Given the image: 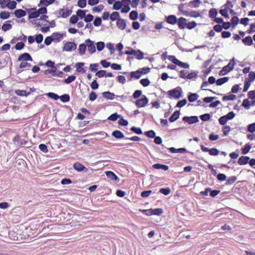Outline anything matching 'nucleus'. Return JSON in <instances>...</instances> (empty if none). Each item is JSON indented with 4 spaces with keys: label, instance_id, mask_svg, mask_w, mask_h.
Listing matches in <instances>:
<instances>
[{
    "label": "nucleus",
    "instance_id": "f257e3e1",
    "mask_svg": "<svg viewBox=\"0 0 255 255\" xmlns=\"http://www.w3.org/2000/svg\"><path fill=\"white\" fill-rule=\"evenodd\" d=\"M235 65V60L234 58H233L227 66H224L223 69L220 71L219 75L223 76L226 75L234 69Z\"/></svg>",
    "mask_w": 255,
    "mask_h": 255
},
{
    "label": "nucleus",
    "instance_id": "f03ea898",
    "mask_svg": "<svg viewBox=\"0 0 255 255\" xmlns=\"http://www.w3.org/2000/svg\"><path fill=\"white\" fill-rule=\"evenodd\" d=\"M72 12V9H69L68 8H60L58 11V17H61L65 18L70 16Z\"/></svg>",
    "mask_w": 255,
    "mask_h": 255
},
{
    "label": "nucleus",
    "instance_id": "7ed1b4c3",
    "mask_svg": "<svg viewBox=\"0 0 255 255\" xmlns=\"http://www.w3.org/2000/svg\"><path fill=\"white\" fill-rule=\"evenodd\" d=\"M148 102V99L145 95H143L142 98L136 100L135 104L137 107L142 108L145 107Z\"/></svg>",
    "mask_w": 255,
    "mask_h": 255
},
{
    "label": "nucleus",
    "instance_id": "20e7f679",
    "mask_svg": "<svg viewBox=\"0 0 255 255\" xmlns=\"http://www.w3.org/2000/svg\"><path fill=\"white\" fill-rule=\"evenodd\" d=\"M56 36H59L58 38H61L63 37V34L59 33H54L52 34L51 36L47 37L44 40V43L47 45H49L52 41L55 40V37Z\"/></svg>",
    "mask_w": 255,
    "mask_h": 255
},
{
    "label": "nucleus",
    "instance_id": "39448f33",
    "mask_svg": "<svg viewBox=\"0 0 255 255\" xmlns=\"http://www.w3.org/2000/svg\"><path fill=\"white\" fill-rule=\"evenodd\" d=\"M77 48V45L74 42H67L63 48V51H72L73 50H76Z\"/></svg>",
    "mask_w": 255,
    "mask_h": 255
},
{
    "label": "nucleus",
    "instance_id": "423d86ee",
    "mask_svg": "<svg viewBox=\"0 0 255 255\" xmlns=\"http://www.w3.org/2000/svg\"><path fill=\"white\" fill-rule=\"evenodd\" d=\"M73 168L75 170L78 172L84 171V172L87 173L88 171V169L87 168L78 162H75L73 164Z\"/></svg>",
    "mask_w": 255,
    "mask_h": 255
},
{
    "label": "nucleus",
    "instance_id": "0eeeda50",
    "mask_svg": "<svg viewBox=\"0 0 255 255\" xmlns=\"http://www.w3.org/2000/svg\"><path fill=\"white\" fill-rule=\"evenodd\" d=\"M85 43L86 44V46L88 47V51L91 54H93L96 51V47L94 44V42L90 39H88L86 40Z\"/></svg>",
    "mask_w": 255,
    "mask_h": 255
},
{
    "label": "nucleus",
    "instance_id": "6e6552de",
    "mask_svg": "<svg viewBox=\"0 0 255 255\" xmlns=\"http://www.w3.org/2000/svg\"><path fill=\"white\" fill-rule=\"evenodd\" d=\"M183 121L185 122L188 123L189 124H192L198 122L199 120L196 116L183 117Z\"/></svg>",
    "mask_w": 255,
    "mask_h": 255
},
{
    "label": "nucleus",
    "instance_id": "1a4fd4ad",
    "mask_svg": "<svg viewBox=\"0 0 255 255\" xmlns=\"http://www.w3.org/2000/svg\"><path fill=\"white\" fill-rule=\"evenodd\" d=\"M168 94L171 97L176 99H179L181 96V92L175 88L168 92Z\"/></svg>",
    "mask_w": 255,
    "mask_h": 255
},
{
    "label": "nucleus",
    "instance_id": "9d476101",
    "mask_svg": "<svg viewBox=\"0 0 255 255\" xmlns=\"http://www.w3.org/2000/svg\"><path fill=\"white\" fill-rule=\"evenodd\" d=\"M187 20L184 17H180L177 20V23L180 29H184L187 26Z\"/></svg>",
    "mask_w": 255,
    "mask_h": 255
},
{
    "label": "nucleus",
    "instance_id": "9b49d317",
    "mask_svg": "<svg viewBox=\"0 0 255 255\" xmlns=\"http://www.w3.org/2000/svg\"><path fill=\"white\" fill-rule=\"evenodd\" d=\"M18 61H32V59L31 56L28 53H24L19 56V57L18 58Z\"/></svg>",
    "mask_w": 255,
    "mask_h": 255
},
{
    "label": "nucleus",
    "instance_id": "f8f14e48",
    "mask_svg": "<svg viewBox=\"0 0 255 255\" xmlns=\"http://www.w3.org/2000/svg\"><path fill=\"white\" fill-rule=\"evenodd\" d=\"M250 160V157L248 156H242L240 157L238 161V163L239 164L241 165H243L249 163V161Z\"/></svg>",
    "mask_w": 255,
    "mask_h": 255
},
{
    "label": "nucleus",
    "instance_id": "ddd939ff",
    "mask_svg": "<svg viewBox=\"0 0 255 255\" xmlns=\"http://www.w3.org/2000/svg\"><path fill=\"white\" fill-rule=\"evenodd\" d=\"M177 18L174 15H169L166 17V21L169 24H174L177 22Z\"/></svg>",
    "mask_w": 255,
    "mask_h": 255
},
{
    "label": "nucleus",
    "instance_id": "4468645a",
    "mask_svg": "<svg viewBox=\"0 0 255 255\" xmlns=\"http://www.w3.org/2000/svg\"><path fill=\"white\" fill-rule=\"evenodd\" d=\"M14 13L15 16L17 18H21L22 17L25 16L26 14V12L21 9H18L14 11Z\"/></svg>",
    "mask_w": 255,
    "mask_h": 255
},
{
    "label": "nucleus",
    "instance_id": "2eb2a0df",
    "mask_svg": "<svg viewBox=\"0 0 255 255\" xmlns=\"http://www.w3.org/2000/svg\"><path fill=\"white\" fill-rule=\"evenodd\" d=\"M117 26L121 29L124 30L126 28V21L123 19H119L117 21Z\"/></svg>",
    "mask_w": 255,
    "mask_h": 255
},
{
    "label": "nucleus",
    "instance_id": "dca6fc26",
    "mask_svg": "<svg viewBox=\"0 0 255 255\" xmlns=\"http://www.w3.org/2000/svg\"><path fill=\"white\" fill-rule=\"evenodd\" d=\"M103 97L108 100H113L115 98V94L110 92H105L102 93Z\"/></svg>",
    "mask_w": 255,
    "mask_h": 255
},
{
    "label": "nucleus",
    "instance_id": "f3484780",
    "mask_svg": "<svg viewBox=\"0 0 255 255\" xmlns=\"http://www.w3.org/2000/svg\"><path fill=\"white\" fill-rule=\"evenodd\" d=\"M199 97V95L196 93H190L188 97V101L190 102H193L196 101Z\"/></svg>",
    "mask_w": 255,
    "mask_h": 255
},
{
    "label": "nucleus",
    "instance_id": "a211bd4d",
    "mask_svg": "<svg viewBox=\"0 0 255 255\" xmlns=\"http://www.w3.org/2000/svg\"><path fill=\"white\" fill-rule=\"evenodd\" d=\"M153 167L154 169H161L165 171H166L169 169V167L168 166H167L166 165L159 164V163L154 164L153 165Z\"/></svg>",
    "mask_w": 255,
    "mask_h": 255
},
{
    "label": "nucleus",
    "instance_id": "6ab92c4d",
    "mask_svg": "<svg viewBox=\"0 0 255 255\" xmlns=\"http://www.w3.org/2000/svg\"><path fill=\"white\" fill-rule=\"evenodd\" d=\"M180 116V113L179 111H175L170 117L169 120L170 122H173L177 120Z\"/></svg>",
    "mask_w": 255,
    "mask_h": 255
},
{
    "label": "nucleus",
    "instance_id": "aec40b11",
    "mask_svg": "<svg viewBox=\"0 0 255 255\" xmlns=\"http://www.w3.org/2000/svg\"><path fill=\"white\" fill-rule=\"evenodd\" d=\"M112 135L117 138H123L125 136L124 134L120 130H115L112 132Z\"/></svg>",
    "mask_w": 255,
    "mask_h": 255
},
{
    "label": "nucleus",
    "instance_id": "412c9836",
    "mask_svg": "<svg viewBox=\"0 0 255 255\" xmlns=\"http://www.w3.org/2000/svg\"><path fill=\"white\" fill-rule=\"evenodd\" d=\"M169 149L172 153H184L186 151V149L184 148H180L176 149L174 147H170V148H169Z\"/></svg>",
    "mask_w": 255,
    "mask_h": 255
},
{
    "label": "nucleus",
    "instance_id": "4be33fe9",
    "mask_svg": "<svg viewBox=\"0 0 255 255\" xmlns=\"http://www.w3.org/2000/svg\"><path fill=\"white\" fill-rule=\"evenodd\" d=\"M243 42L247 45H251L253 44V39L250 36L246 37L243 39Z\"/></svg>",
    "mask_w": 255,
    "mask_h": 255
},
{
    "label": "nucleus",
    "instance_id": "5701e85b",
    "mask_svg": "<svg viewBox=\"0 0 255 255\" xmlns=\"http://www.w3.org/2000/svg\"><path fill=\"white\" fill-rule=\"evenodd\" d=\"M110 19L112 21L118 20L119 19H120L119 12L117 11L113 12L110 15Z\"/></svg>",
    "mask_w": 255,
    "mask_h": 255
},
{
    "label": "nucleus",
    "instance_id": "b1692460",
    "mask_svg": "<svg viewBox=\"0 0 255 255\" xmlns=\"http://www.w3.org/2000/svg\"><path fill=\"white\" fill-rule=\"evenodd\" d=\"M106 175L113 180H117L118 176L112 171H108L106 172Z\"/></svg>",
    "mask_w": 255,
    "mask_h": 255
},
{
    "label": "nucleus",
    "instance_id": "393cba45",
    "mask_svg": "<svg viewBox=\"0 0 255 255\" xmlns=\"http://www.w3.org/2000/svg\"><path fill=\"white\" fill-rule=\"evenodd\" d=\"M229 80L228 77H224L220 79H218L216 81V84L218 86L222 85V84L226 83Z\"/></svg>",
    "mask_w": 255,
    "mask_h": 255
},
{
    "label": "nucleus",
    "instance_id": "a878e982",
    "mask_svg": "<svg viewBox=\"0 0 255 255\" xmlns=\"http://www.w3.org/2000/svg\"><path fill=\"white\" fill-rule=\"evenodd\" d=\"M86 49V43L85 44H80L79 46V49H78L79 54L81 55H83L85 53Z\"/></svg>",
    "mask_w": 255,
    "mask_h": 255
},
{
    "label": "nucleus",
    "instance_id": "bb28decb",
    "mask_svg": "<svg viewBox=\"0 0 255 255\" xmlns=\"http://www.w3.org/2000/svg\"><path fill=\"white\" fill-rule=\"evenodd\" d=\"M163 213V211L160 208L150 209V214L152 215H160Z\"/></svg>",
    "mask_w": 255,
    "mask_h": 255
},
{
    "label": "nucleus",
    "instance_id": "cd10ccee",
    "mask_svg": "<svg viewBox=\"0 0 255 255\" xmlns=\"http://www.w3.org/2000/svg\"><path fill=\"white\" fill-rule=\"evenodd\" d=\"M15 93L20 96H27L28 94H29V93H27L26 91L25 90H16L15 91Z\"/></svg>",
    "mask_w": 255,
    "mask_h": 255
},
{
    "label": "nucleus",
    "instance_id": "c85d7f7f",
    "mask_svg": "<svg viewBox=\"0 0 255 255\" xmlns=\"http://www.w3.org/2000/svg\"><path fill=\"white\" fill-rule=\"evenodd\" d=\"M84 65V63L82 62H78L76 64V66L77 67L76 71L78 72H82L84 73L85 71L82 68V66Z\"/></svg>",
    "mask_w": 255,
    "mask_h": 255
},
{
    "label": "nucleus",
    "instance_id": "c756f323",
    "mask_svg": "<svg viewBox=\"0 0 255 255\" xmlns=\"http://www.w3.org/2000/svg\"><path fill=\"white\" fill-rule=\"evenodd\" d=\"M251 148V146L249 144H246L243 148H242V152L243 154H247Z\"/></svg>",
    "mask_w": 255,
    "mask_h": 255
},
{
    "label": "nucleus",
    "instance_id": "7c9ffc66",
    "mask_svg": "<svg viewBox=\"0 0 255 255\" xmlns=\"http://www.w3.org/2000/svg\"><path fill=\"white\" fill-rule=\"evenodd\" d=\"M201 3V1L200 0H194L189 2L190 5L195 8L199 7Z\"/></svg>",
    "mask_w": 255,
    "mask_h": 255
},
{
    "label": "nucleus",
    "instance_id": "2f4dec72",
    "mask_svg": "<svg viewBox=\"0 0 255 255\" xmlns=\"http://www.w3.org/2000/svg\"><path fill=\"white\" fill-rule=\"evenodd\" d=\"M10 16V13L8 11H1L0 13V17L3 19H6L9 18Z\"/></svg>",
    "mask_w": 255,
    "mask_h": 255
},
{
    "label": "nucleus",
    "instance_id": "473e14b6",
    "mask_svg": "<svg viewBox=\"0 0 255 255\" xmlns=\"http://www.w3.org/2000/svg\"><path fill=\"white\" fill-rule=\"evenodd\" d=\"M130 76H131V78H135L136 79H139L141 76V74H140L139 71L138 70L136 71L131 72Z\"/></svg>",
    "mask_w": 255,
    "mask_h": 255
},
{
    "label": "nucleus",
    "instance_id": "72a5a7b5",
    "mask_svg": "<svg viewBox=\"0 0 255 255\" xmlns=\"http://www.w3.org/2000/svg\"><path fill=\"white\" fill-rule=\"evenodd\" d=\"M76 15L78 17H79L80 18H85V17L86 16V12L85 10H82V9H78L76 11Z\"/></svg>",
    "mask_w": 255,
    "mask_h": 255
},
{
    "label": "nucleus",
    "instance_id": "f704fd0d",
    "mask_svg": "<svg viewBox=\"0 0 255 255\" xmlns=\"http://www.w3.org/2000/svg\"><path fill=\"white\" fill-rule=\"evenodd\" d=\"M123 5V2L120 1H117L115 2L113 5V9L119 10Z\"/></svg>",
    "mask_w": 255,
    "mask_h": 255
},
{
    "label": "nucleus",
    "instance_id": "c9c22d12",
    "mask_svg": "<svg viewBox=\"0 0 255 255\" xmlns=\"http://www.w3.org/2000/svg\"><path fill=\"white\" fill-rule=\"evenodd\" d=\"M236 96L233 94H231L228 96H225L223 97V101H231L234 100L236 99Z\"/></svg>",
    "mask_w": 255,
    "mask_h": 255
},
{
    "label": "nucleus",
    "instance_id": "e433bc0d",
    "mask_svg": "<svg viewBox=\"0 0 255 255\" xmlns=\"http://www.w3.org/2000/svg\"><path fill=\"white\" fill-rule=\"evenodd\" d=\"M17 3L15 1H12L8 2L6 6L7 7L10 9H13L16 7Z\"/></svg>",
    "mask_w": 255,
    "mask_h": 255
},
{
    "label": "nucleus",
    "instance_id": "4c0bfd02",
    "mask_svg": "<svg viewBox=\"0 0 255 255\" xmlns=\"http://www.w3.org/2000/svg\"><path fill=\"white\" fill-rule=\"evenodd\" d=\"M79 20V18L77 16V15H73L72 16H71L69 22L70 23L74 24L76 23Z\"/></svg>",
    "mask_w": 255,
    "mask_h": 255
},
{
    "label": "nucleus",
    "instance_id": "58836bf2",
    "mask_svg": "<svg viewBox=\"0 0 255 255\" xmlns=\"http://www.w3.org/2000/svg\"><path fill=\"white\" fill-rule=\"evenodd\" d=\"M140 83L144 87H147L148 85H149L150 82V81L147 79H142L140 81Z\"/></svg>",
    "mask_w": 255,
    "mask_h": 255
},
{
    "label": "nucleus",
    "instance_id": "ea45409f",
    "mask_svg": "<svg viewBox=\"0 0 255 255\" xmlns=\"http://www.w3.org/2000/svg\"><path fill=\"white\" fill-rule=\"evenodd\" d=\"M138 13L137 11L133 10L131 11L129 14V17L132 20H135L137 18Z\"/></svg>",
    "mask_w": 255,
    "mask_h": 255
},
{
    "label": "nucleus",
    "instance_id": "a19ab883",
    "mask_svg": "<svg viewBox=\"0 0 255 255\" xmlns=\"http://www.w3.org/2000/svg\"><path fill=\"white\" fill-rule=\"evenodd\" d=\"M76 79V76L74 75H71L69 76L67 78L64 80V82L66 84H70L73 81H74Z\"/></svg>",
    "mask_w": 255,
    "mask_h": 255
},
{
    "label": "nucleus",
    "instance_id": "79ce46f5",
    "mask_svg": "<svg viewBox=\"0 0 255 255\" xmlns=\"http://www.w3.org/2000/svg\"><path fill=\"white\" fill-rule=\"evenodd\" d=\"M59 98L63 102H67L70 100V96L67 94L63 95Z\"/></svg>",
    "mask_w": 255,
    "mask_h": 255
},
{
    "label": "nucleus",
    "instance_id": "37998d69",
    "mask_svg": "<svg viewBox=\"0 0 255 255\" xmlns=\"http://www.w3.org/2000/svg\"><path fill=\"white\" fill-rule=\"evenodd\" d=\"M159 192L165 195H167L171 192V190L169 188H161Z\"/></svg>",
    "mask_w": 255,
    "mask_h": 255
},
{
    "label": "nucleus",
    "instance_id": "c03bdc74",
    "mask_svg": "<svg viewBox=\"0 0 255 255\" xmlns=\"http://www.w3.org/2000/svg\"><path fill=\"white\" fill-rule=\"evenodd\" d=\"M242 106L246 109H249L250 108V102L247 99L243 100Z\"/></svg>",
    "mask_w": 255,
    "mask_h": 255
},
{
    "label": "nucleus",
    "instance_id": "a18cd8bd",
    "mask_svg": "<svg viewBox=\"0 0 255 255\" xmlns=\"http://www.w3.org/2000/svg\"><path fill=\"white\" fill-rule=\"evenodd\" d=\"M197 24L194 21L187 23L186 27L189 29H191L196 27Z\"/></svg>",
    "mask_w": 255,
    "mask_h": 255
},
{
    "label": "nucleus",
    "instance_id": "49530a36",
    "mask_svg": "<svg viewBox=\"0 0 255 255\" xmlns=\"http://www.w3.org/2000/svg\"><path fill=\"white\" fill-rule=\"evenodd\" d=\"M39 16V14L38 13V11L37 10L34 12H31L28 15V18H29V19H32V18H37Z\"/></svg>",
    "mask_w": 255,
    "mask_h": 255
},
{
    "label": "nucleus",
    "instance_id": "de8ad7c7",
    "mask_svg": "<svg viewBox=\"0 0 255 255\" xmlns=\"http://www.w3.org/2000/svg\"><path fill=\"white\" fill-rule=\"evenodd\" d=\"M120 117V115H119L117 113L113 114L111 115L109 118L108 120L112 121H116L119 117Z\"/></svg>",
    "mask_w": 255,
    "mask_h": 255
},
{
    "label": "nucleus",
    "instance_id": "09e8293b",
    "mask_svg": "<svg viewBox=\"0 0 255 255\" xmlns=\"http://www.w3.org/2000/svg\"><path fill=\"white\" fill-rule=\"evenodd\" d=\"M138 70L139 71L140 74L142 75L149 73L150 72V69L148 67H144L138 69Z\"/></svg>",
    "mask_w": 255,
    "mask_h": 255
},
{
    "label": "nucleus",
    "instance_id": "8fccbe9b",
    "mask_svg": "<svg viewBox=\"0 0 255 255\" xmlns=\"http://www.w3.org/2000/svg\"><path fill=\"white\" fill-rule=\"evenodd\" d=\"M12 28V25L10 24H4L2 25L1 28L3 31H6Z\"/></svg>",
    "mask_w": 255,
    "mask_h": 255
},
{
    "label": "nucleus",
    "instance_id": "3c124183",
    "mask_svg": "<svg viewBox=\"0 0 255 255\" xmlns=\"http://www.w3.org/2000/svg\"><path fill=\"white\" fill-rule=\"evenodd\" d=\"M227 121L228 119L225 116L221 117L219 120V123L221 125H225L227 123Z\"/></svg>",
    "mask_w": 255,
    "mask_h": 255
},
{
    "label": "nucleus",
    "instance_id": "603ef678",
    "mask_svg": "<svg viewBox=\"0 0 255 255\" xmlns=\"http://www.w3.org/2000/svg\"><path fill=\"white\" fill-rule=\"evenodd\" d=\"M97 97V94L95 92H92L90 93L89 99L91 101H95Z\"/></svg>",
    "mask_w": 255,
    "mask_h": 255
},
{
    "label": "nucleus",
    "instance_id": "864d4df0",
    "mask_svg": "<svg viewBox=\"0 0 255 255\" xmlns=\"http://www.w3.org/2000/svg\"><path fill=\"white\" fill-rule=\"evenodd\" d=\"M105 47V43L103 42H98L97 43V48L98 51H102Z\"/></svg>",
    "mask_w": 255,
    "mask_h": 255
},
{
    "label": "nucleus",
    "instance_id": "5fc2aeb1",
    "mask_svg": "<svg viewBox=\"0 0 255 255\" xmlns=\"http://www.w3.org/2000/svg\"><path fill=\"white\" fill-rule=\"evenodd\" d=\"M145 134L148 137L153 138L155 136V133L153 130H149L145 132Z\"/></svg>",
    "mask_w": 255,
    "mask_h": 255
},
{
    "label": "nucleus",
    "instance_id": "6e6d98bb",
    "mask_svg": "<svg viewBox=\"0 0 255 255\" xmlns=\"http://www.w3.org/2000/svg\"><path fill=\"white\" fill-rule=\"evenodd\" d=\"M209 14L210 17H215L217 14V11L214 8L211 9L209 10Z\"/></svg>",
    "mask_w": 255,
    "mask_h": 255
},
{
    "label": "nucleus",
    "instance_id": "4d7b16f0",
    "mask_svg": "<svg viewBox=\"0 0 255 255\" xmlns=\"http://www.w3.org/2000/svg\"><path fill=\"white\" fill-rule=\"evenodd\" d=\"M143 53L140 50H137L136 52V54L134 55L136 56V58L138 60H141L143 58Z\"/></svg>",
    "mask_w": 255,
    "mask_h": 255
},
{
    "label": "nucleus",
    "instance_id": "13d9d810",
    "mask_svg": "<svg viewBox=\"0 0 255 255\" xmlns=\"http://www.w3.org/2000/svg\"><path fill=\"white\" fill-rule=\"evenodd\" d=\"M77 4L80 7L84 8L86 5V0H79Z\"/></svg>",
    "mask_w": 255,
    "mask_h": 255
},
{
    "label": "nucleus",
    "instance_id": "bf43d9fd",
    "mask_svg": "<svg viewBox=\"0 0 255 255\" xmlns=\"http://www.w3.org/2000/svg\"><path fill=\"white\" fill-rule=\"evenodd\" d=\"M248 131L252 132V133L255 132V124L253 123V124L249 125L248 126Z\"/></svg>",
    "mask_w": 255,
    "mask_h": 255
},
{
    "label": "nucleus",
    "instance_id": "052dcab7",
    "mask_svg": "<svg viewBox=\"0 0 255 255\" xmlns=\"http://www.w3.org/2000/svg\"><path fill=\"white\" fill-rule=\"evenodd\" d=\"M219 153V151L215 148L210 149L209 154L211 155H217Z\"/></svg>",
    "mask_w": 255,
    "mask_h": 255
},
{
    "label": "nucleus",
    "instance_id": "680f3d73",
    "mask_svg": "<svg viewBox=\"0 0 255 255\" xmlns=\"http://www.w3.org/2000/svg\"><path fill=\"white\" fill-rule=\"evenodd\" d=\"M186 103H187V100L186 99H183L181 101H179L177 103V104L176 105V107H179V108H181V107H183L184 106H185Z\"/></svg>",
    "mask_w": 255,
    "mask_h": 255
},
{
    "label": "nucleus",
    "instance_id": "e2e57ef3",
    "mask_svg": "<svg viewBox=\"0 0 255 255\" xmlns=\"http://www.w3.org/2000/svg\"><path fill=\"white\" fill-rule=\"evenodd\" d=\"M47 95L49 97H50L55 100H57L58 99H59V96L58 95H57L55 93H48L47 94Z\"/></svg>",
    "mask_w": 255,
    "mask_h": 255
},
{
    "label": "nucleus",
    "instance_id": "0e129e2a",
    "mask_svg": "<svg viewBox=\"0 0 255 255\" xmlns=\"http://www.w3.org/2000/svg\"><path fill=\"white\" fill-rule=\"evenodd\" d=\"M102 23V19L100 17H97L95 18V20L94 21V24L96 26H99L101 25Z\"/></svg>",
    "mask_w": 255,
    "mask_h": 255
},
{
    "label": "nucleus",
    "instance_id": "69168bd1",
    "mask_svg": "<svg viewBox=\"0 0 255 255\" xmlns=\"http://www.w3.org/2000/svg\"><path fill=\"white\" fill-rule=\"evenodd\" d=\"M200 119L203 121H207L210 120V116L209 114H205L200 116Z\"/></svg>",
    "mask_w": 255,
    "mask_h": 255
},
{
    "label": "nucleus",
    "instance_id": "338daca9",
    "mask_svg": "<svg viewBox=\"0 0 255 255\" xmlns=\"http://www.w3.org/2000/svg\"><path fill=\"white\" fill-rule=\"evenodd\" d=\"M39 148L44 153H47L48 151L47 146L44 144H40L39 145Z\"/></svg>",
    "mask_w": 255,
    "mask_h": 255
},
{
    "label": "nucleus",
    "instance_id": "774afa93",
    "mask_svg": "<svg viewBox=\"0 0 255 255\" xmlns=\"http://www.w3.org/2000/svg\"><path fill=\"white\" fill-rule=\"evenodd\" d=\"M93 16L92 14H89L85 16L84 21L86 22H91L93 20Z\"/></svg>",
    "mask_w": 255,
    "mask_h": 255
}]
</instances>
